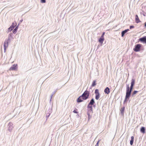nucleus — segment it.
Listing matches in <instances>:
<instances>
[{
  "label": "nucleus",
  "mask_w": 146,
  "mask_h": 146,
  "mask_svg": "<svg viewBox=\"0 0 146 146\" xmlns=\"http://www.w3.org/2000/svg\"><path fill=\"white\" fill-rule=\"evenodd\" d=\"M95 93L96 94L95 98L96 100L99 99L100 98V94L98 89H96L95 90Z\"/></svg>",
  "instance_id": "nucleus-4"
},
{
  "label": "nucleus",
  "mask_w": 146,
  "mask_h": 146,
  "mask_svg": "<svg viewBox=\"0 0 146 146\" xmlns=\"http://www.w3.org/2000/svg\"><path fill=\"white\" fill-rule=\"evenodd\" d=\"M135 80L133 79H132L131 80V86L129 88V85H128L126 88V94L125 98V100L127 99H129L132 90L133 86L135 84Z\"/></svg>",
  "instance_id": "nucleus-1"
},
{
  "label": "nucleus",
  "mask_w": 146,
  "mask_h": 146,
  "mask_svg": "<svg viewBox=\"0 0 146 146\" xmlns=\"http://www.w3.org/2000/svg\"><path fill=\"white\" fill-rule=\"evenodd\" d=\"M145 26L146 27V22L144 23Z\"/></svg>",
  "instance_id": "nucleus-25"
},
{
  "label": "nucleus",
  "mask_w": 146,
  "mask_h": 146,
  "mask_svg": "<svg viewBox=\"0 0 146 146\" xmlns=\"http://www.w3.org/2000/svg\"><path fill=\"white\" fill-rule=\"evenodd\" d=\"M137 92H138V91H134L133 93V95H134L135 94H136Z\"/></svg>",
  "instance_id": "nucleus-19"
},
{
  "label": "nucleus",
  "mask_w": 146,
  "mask_h": 146,
  "mask_svg": "<svg viewBox=\"0 0 146 146\" xmlns=\"http://www.w3.org/2000/svg\"><path fill=\"white\" fill-rule=\"evenodd\" d=\"M104 40V37H101L98 40V41L101 44H102L103 43V42Z\"/></svg>",
  "instance_id": "nucleus-8"
},
{
  "label": "nucleus",
  "mask_w": 146,
  "mask_h": 146,
  "mask_svg": "<svg viewBox=\"0 0 146 146\" xmlns=\"http://www.w3.org/2000/svg\"><path fill=\"white\" fill-rule=\"evenodd\" d=\"M18 68V65L17 64H14L9 68V70H17Z\"/></svg>",
  "instance_id": "nucleus-5"
},
{
  "label": "nucleus",
  "mask_w": 146,
  "mask_h": 146,
  "mask_svg": "<svg viewBox=\"0 0 146 146\" xmlns=\"http://www.w3.org/2000/svg\"><path fill=\"white\" fill-rule=\"evenodd\" d=\"M96 81L95 80H94L93 81L92 84V86H94L96 85Z\"/></svg>",
  "instance_id": "nucleus-18"
},
{
  "label": "nucleus",
  "mask_w": 146,
  "mask_h": 146,
  "mask_svg": "<svg viewBox=\"0 0 146 146\" xmlns=\"http://www.w3.org/2000/svg\"><path fill=\"white\" fill-rule=\"evenodd\" d=\"M18 29L17 27H16L15 29L13 31V33L14 34H15L16 33Z\"/></svg>",
  "instance_id": "nucleus-17"
},
{
  "label": "nucleus",
  "mask_w": 146,
  "mask_h": 146,
  "mask_svg": "<svg viewBox=\"0 0 146 146\" xmlns=\"http://www.w3.org/2000/svg\"><path fill=\"white\" fill-rule=\"evenodd\" d=\"M95 102L93 99H92L90 101L89 104L90 105H93L95 103Z\"/></svg>",
  "instance_id": "nucleus-14"
},
{
  "label": "nucleus",
  "mask_w": 146,
  "mask_h": 146,
  "mask_svg": "<svg viewBox=\"0 0 146 146\" xmlns=\"http://www.w3.org/2000/svg\"><path fill=\"white\" fill-rule=\"evenodd\" d=\"M8 43L7 41H5L4 43V49L5 51L8 46Z\"/></svg>",
  "instance_id": "nucleus-6"
},
{
  "label": "nucleus",
  "mask_w": 146,
  "mask_h": 146,
  "mask_svg": "<svg viewBox=\"0 0 146 146\" xmlns=\"http://www.w3.org/2000/svg\"><path fill=\"white\" fill-rule=\"evenodd\" d=\"M141 45L140 44L136 45L135 47L133 48V50L136 52H139L140 50V48L141 47Z\"/></svg>",
  "instance_id": "nucleus-3"
},
{
  "label": "nucleus",
  "mask_w": 146,
  "mask_h": 146,
  "mask_svg": "<svg viewBox=\"0 0 146 146\" xmlns=\"http://www.w3.org/2000/svg\"><path fill=\"white\" fill-rule=\"evenodd\" d=\"M87 107L88 109H90L91 111L92 110V105L89 104L88 106Z\"/></svg>",
  "instance_id": "nucleus-16"
},
{
  "label": "nucleus",
  "mask_w": 146,
  "mask_h": 146,
  "mask_svg": "<svg viewBox=\"0 0 146 146\" xmlns=\"http://www.w3.org/2000/svg\"><path fill=\"white\" fill-rule=\"evenodd\" d=\"M104 92L105 94H109L110 92V90L108 87H106L104 90Z\"/></svg>",
  "instance_id": "nucleus-7"
},
{
  "label": "nucleus",
  "mask_w": 146,
  "mask_h": 146,
  "mask_svg": "<svg viewBox=\"0 0 146 146\" xmlns=\"http://www.w3.org/2000/svg\"><path fill=\"white\" fill-rule=\"evenodd\" d=\"M105 32H104L102 34V35L101 36V37H104V35H105Z\"/></svg>",
  "instance_id": "nucleus-22"
},
{
  "label": "nucleus",
  "mask_w": 146,
  "mask_h": 146,
  "mask_svg": "<svg viewBox=\"0 0 146 146\" xmlns=\"http://www.w3.org/2000/svg\"><path fill=\"white\" fill-rule=\"evenodd\" d=\"M134 27V26H130V29H131L132 28H133Z\"/></svg>",
  "instance_id": "nucleus-23"
},
{
  "label": "nucleus",
  "mask_w": 146,
  "mask_h": 146,
  "mask_svg": "<svg viewBox=\"0 0 146 146\" xmlns=\"http://www.w3.org/2000/svg\"><path fill=\"white\" fill-rule=\"evenodd\" d=\"M100 140H99L98 141L97 143L95 145V146H99V143Z\"/></svg>",
  "instance_id": "nucleus-20"
},
{
  "label": "nucleus",
  "mask_w": 146,
  "mask_h": 146,
  "mask_svg": "<svg viewBox=\"0 0 146 146\" xmlns=\"http://www.w3.org/2000/svg\"><path fill=\"white\" fill-rule=\"evenodd\" d=\"M139 40L142 42H146V36L139 38Z\"/></svg>",
  "instance_id": "nucleus-9"
},
{
  "label": "nucleus",
  "mask_w": 146,
  "mask_h": 146,
  "mask_svg": "<svg viewBox=\"0 0 146 146\" xmlns=\"http://www.w3.org/2000/svg\"><path fill=\"white\" fill-rule=\"evenodd\" d=\"M90 92L88 90H86L81 96H80L77 99V102H80L83 101L82 100H86L87 99L90 95Z\"/></svg>",
  "instance_id": "nucleus-2"
},
{
  "label": "nucleus",
  "mask_w": 146,
  "mask_h": 146,
  "mask_svg": "<svg viewBox=\"0 0 146 146\" xmlns=\"http://www.w3.org/2000/svg\"><path fill=\"white\" fill-rule=\"evenodd\" d=\"M131 139L130 141V144L131 145H132L133 144V141H134V137L132 136L131 137Z\"/></svg>",
  "instance_id": "nucleus-13"
},
{
  "label": "nucleus",
  "mask_w": 146,
  "mask_h": 146,
  "mask_svg": "<svg viewBox=\"0 0 146 146\" xmlns=\"http://www.w3.org/2000/svg\"><path fill=\"white\" fill-rule=\"evenodd\" d=\"M13 23L12 25L8 29V31L9 32V31H11L13 29V28H14V27L13 26Z\"/></svg>",
  "instance_id": "nucleus-11"
},
{
  "label": "nucleus",
  "mask_w": 146,
  "mask_h": 146,
  "mask_svg": "<svg viewBox=\"0 0 146 146\" xmlns=\"http://www.w3.org/2000/svg\"><path fill=\"white\" fill-rule=\"evenodd\" d=\"M135 21L137 23H138L140 22V21L139 18L138 16L137 15H136L135 16Z\"/></svg>",
  "instance_id": "nucleus-12"
},
{
  "label": "nucleus",
  "mask_w": 146,
  "mask_h": 146,
  "mask_svg": "<svg viewBox=\"0 0 146 146\" xmlns=\"http://www.w3.org/2000/svg\"><path fill=\"white\" fill-rule=\"evenodd\" d=\"M73 112L75 113H78V112L77 111H76V110H74L73 111Z\"/></svg>",
  "instance_id": "nucleus-24"
},
{
  "label": "nucleus",
  "mask_w": 146,
  "mask_h": 146,
  "mask_svg": "<svg viewBox=\"0 0 146 146\" xmlns=\"http://www.w3.org/2000/svg\"><path fill=\"white\" fill-rule=\"evenodd\" d=\"M41 2L42 3H45L46 2V0H41Z\"/></svg>",
  "instance_id": "nucleus-21"
},
{
  "label": "nucleus",
  "mask_w": 146,
  "mask_h": 146,
  "mask_svg": "<svg viewBox=\"0 0 146 146\" xmlns=\"http://www.w3.org/2000/svg\"><path fill=\"white\" fill-rule=\"evenodd\" d=\"M141 131L143 133H145V128L144 127H141Z\"/></svg>",
  "instance_id": "nucleus-15"
},
{
  "label": "nucleus",
  "mask_w": 146,
  "mask_h": 146,
  "mask_svg": "<svg viewBox=\"0 0 146 146\" xmlns=\"http://www.w3.org/2000/svg\"><path fill=\"white\" fill-rule=\"evenodd\" d=\"M129 30V29L125 30L123 31L121 33V36L123 37L124 36V34L127 33L128 31Z\"/></svg>",
  "instance_id": "nucleus-10"
}]
</instances>
